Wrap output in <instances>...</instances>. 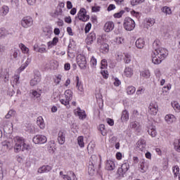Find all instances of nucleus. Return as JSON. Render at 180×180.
<instances>
[{
    "label": "nucleus",
    "mask_w": 180,
    "mask_h": 180,
    "mask_svg": "<svg viewBox=\"0 0 180 180\" xmlns=\"http://www.w3.org/2000/svg\"><path fill=\"white\" fill-rule=\"evenodd\" d=\"M14 151L15 153H20L27 150V146L25 143V139L20 136H15L14 139Z\"/></svg>",
    "instance_id": "nucleus-1"
},
{
    "label": "nucleus",
    "mask_w": 180,
    "mask_h": 180,
    "mask_svg": "<svg viewBox=\"0 0 180 180\" xmlns=\"http://www.w3.org/2000/svg\"><path fill=\"white\" fill-rule=\"evenodd\" d=\"M153 49H155L154 54L158 56L160 60H165L167 56H168V51L163 48L158 47V41H155L153 44Z\"/></svg>",
    "instance_id": "nucleus-2"
},
{
    "label": "nucleus",
    "mask_w": 180,
    "mask_h": 180,
    "mask_svg": "<svg viewBox=\"0 0 180 180\" xmlns=\"http://www.w3.org/2000/svg\"><path fill=\"white\" fill-rule=\"evenodd\" d=\"M123 25L125 30L131 32V30H134V27H136V22L134 20L131 19L130 17H127L124 20Z\"/></svg>",
    "instance_id": "nucleus-3"
},
{
    "label": "nucleus",
    "mask_w": 180,
    "mask_h": 180,
    "mask_svg": "<svg viewBox=\"0 0 180 180\" xmlns=\"http://www.w3.org/2000/svg\"><path fill=\"white\" fill-rule=\"evenodd\" d=\"M20 23L21 26L24 27V29H29V27H32V26H33V18L30 15L25 16L21 19Z\"/></svg>",
    "instance_id": "nucleus-4"
},
{
    "label": "nucleus",
    "mask_w": 180,
    "mask_h": 180,
    "mask_svg": "<svg viewBox=\"0 0 180 180\" xmlns=\"http://www.w3.org/2000/svg\"><path fill=\"white\" fill-rule=\"evenodd\" d=\"M97 45L100 49L101 53H108L109 51V45L105 43L103 38L98 37L97 39Z\"/></svg>",
    "instance_id": "nucleus-5"
},
{
    "label": "nucleus",
    "mask_w": 180,
    "mask_h": 180,
    "mask_svg": "<svg viewBox=\"0 0 180 180\" xmlns=\"http://www.w3.org/2000/svg\"><path fill=\"white\" fill-rule=\"evenodd\" d=\"M77 63L81 70H86V58L82 54L77 56Z\"/></svg>",
    "instance_id": "nucleus-6"
},
{
    "label": "nucleus",
    "mask_w": 180,
    "mask_h": 180,
    "mask_svg": "<svg viewBox=\"0 0 180 180\" xmlns=\"http://www.w3.org/2000/svg\"><path fill=\"white\" fill-rule=\"evenodd\" d=\"M32 141L34 144H44L47 143V137L44 135L38 134L33 137Z\"/></svg>",
    "instance_id": "nucleus-7"
},
{
    "label": "nucleus",
    "mask_w": 180,
    "mask_h": 180,
    "mask_svg": "<svg viewBox=\"0 0 180 180\" xmlns=\"http://www.w3.org/2000/svg\"><path fill=\"white\" fill-rule=\"evenodd\" d=\"M59 175L64 180H78L77 179V176H75V173L74 172L70 171L68 173V174H64L63 171L60 172Z\"/></svg>",
    "instance_id": "nucleus-8"
},
{
    "label": "nucleus",
    "mask_w": 180,
    "mask_h": 180,
    "mask_svg": "<svg viewBox=\"0 0 180 180\" xmlns=\"http://www.w3.org/2000/svg\"><path fill=\"white\" fill-rule=\"evenodd\" d=\"M79 20L82 22H87L89 20V15H86V10L85 8H81L77 13Z\"/></svg>",
    "instance_id": "nucleus-9"
},
{
    "label": "nucleus",
    "mask_w": 180,
    "mask_h": 180,
    "mask_svg": "<svg viewBox=\"0 0 180 180\" xmlns=\"http://www.w3.org/2000/svg\"><path fill=\"white\" fill-rule=\"evenodd\" d=\"M41 81V75L40 72L36 71L34 75V78L30 80L31 86H36Z\"/></svg>",
    "instance_id": "nucleus-10"
},
{
    "label": "nucleus",
    "mask_w": 180,
    "mask_h": 180,
    "mask_svg": "<svg viewBox=\"0 0 180 180\" xmlns=\"http://www.w3.org/2000/svg\"><path fill=\"white\" fill-rule=\"evenodd\" d=\"M129 168H130V165L129 163L125 162L122 165L121 167H120L117 170V174L120 176H124V174L129 171Z\"/></svg>",
    "instance_id": "nucleus-11"
},
{
    "label": "nucleus",
    "mask_w": 180,
    "mask_h": 180,
    "mask_svg": "<svg viewBox=\"0 0 180 180\" xmlns=\"http://www.w3.org/2000/svg\"><path fill=\"white\" fill-rule=\"evenodd\" d=\"M148 167V162H146L144 160H141L139 163V171L140 172H142V174H144V172H147Z\"/></svg>",
    "instance_id": "nucleus-12"
},
{
    "label": "nucleus",
    "mask_w": 180,
    "mask_h": 180,
    "mask_svg": "<svg viewBox=\"0 0 180 180\" xmlns=\"http://www.w3.org/2000/svg\"><path fill=\"white\" fill-rule=\"evenodd\" d=\"M148 109L150 115L155 116V115L158 113V105L157 104V103H151L149 105Z\"/></svg>",
    "instance_id": "nucleus-13"
},
{
    "label": "nucleus",
    "mask_w": 180,
    "mask_h": 180,
    "mask_svg": "<svg viewBox=\"0 0 180 180\" xmlns=\"http://www.w3.org/2000/svg\"><path fill=\"white\" fill-rule=\"evenodd\" d=\"M147 143L143 139H139L136 143V150L137 151H144L146 150V146Z\"/></svg>",
    "instance_id": "nucleus-14"
},
{
    "label": "nucleus",
    "mask_w": 180,
    "mask_h": 180,
    "mask_svg": "<svg viewBox=\"0 0 180 180\" xmlns=\"http://www.w3.org/2000/svg\"><path fill=\"white\" fill-rule=\"evenodd\" d=\"M147 131L151 137H155L157 136V130L155 126L153 124V123L150 122L147 126Z\"/></svg>",
    "instance_id": "nucleus-15"
},
{
    "label": "nucleus",
    "mask_w": 180,
    "mask_h": 180,
    "mask_svg": "<svg viewBox=\"0 0 180 180\" xmlns=\"http://www.w3.org/2000/svg\"><path fill=\"white\" fill-rule=\"evenodd\" d=\"M95 40H96V34L95 32H91L86 39V43L88 44V46H91V44H92Z\"/></svg>",
    "instance_id": "nucleus-16"
},
{
    "label": "nucleus",
    "mask_w": 180,
    "mask_h": 180,
    "mask_svg": "<svg viewBox=\"0 0 180 180\" xmlns=\"http://www.w3.org/2000/svg\"><path fill=\"white\" fill-rule=\"evenodd\" d=\"M115 29V23L112 21H108L105 22L104 25V31L106 32V33H109L112 32Z\"/></svg>",
    "instance_id": "nucleus-17"
},
{
    "label": "nucleus",
    "mask_w": 180,
    "mask_h": 180,
    "mask_svg": "<svg viewBox=\"0 0 180 180\" xmlns=\"http://www.w3.org/2000/svg\"><path fill=\"white\" fill-rule=\"evenodd\" d=\"M58 141L59 144H64L65 143V132L63 131H60L58 134Z\"/></svg>",
    "instance_id": "nucleus-18"
},
{
    "label": "nucleus",
    "mask_w": 180,
    "mask_h": 180,
    "mask_svg": "<svg viewBox=\"0 0 180 180\" xmlns=\"http://www.w3.org/2000/svg\"><path fill=\"white\" fill-rule=\"evenodd\" d=\"M116 168L115 165V162L113 160H107L105 163V169L108 171H113Z\"/></svg>",
    "instance_id": "nucleus-19"
},
{
    "label": "nucleus",
    "mask_w": 180,
    "mask_h": 180,
    "mask_svg": "<svg viewBox=\"0 0 180 180\" xmlns=\"http://www.w3.org/2000/svg\"><path fill=\"white\" fill-rule=\"evenodd\" d=\"M164 59H161V58L157 55V54H153L152 55V63H153V64H161V63H162V60Z\"/></svg>",
    "instance_id": "nucleus-20"
},
{
    "label": "nucleus",
    "mask_w": 180,
    "mask_h": 180,
    "mask_svg": "<svg viewBox=\"0 0 180 180\" xmlns=\"http://www.w3.org/2000/svg\"><path fill=\"white\" fill-rule=\"evenodd\" d=\"M135 44L137 49H144V46H146V41H144L143 38H139L136 41Z\"/></svg>",
    "instance_id": "nucleus-21"
},
{
    "label": "nucleus",
    "mask_w": 180,
    "mask_h": 180,
    "mask_svg": "<svg viewBox=\"0 0 180 180\" xmlns=\"http://www.w3.org/2000/svg\"><path fill=\"white\" fill-rule=\"evenodd\" d=\"M165 120L168 124H171V123H174V122L176 120V118H175L174 115H167L165 117Z\"/></svg>",
    "instance_id": "nucleus-22"
},
{
    "label": "nucleus",
    "mask_w": 180,
    "mask_h": 180,
    "mask_svg": "<svg viewBox=\"0 0 180 180\" xmlns=\"http://www.w3.org/2000/svg\"><path fill=\"white\" fill-rule=\"evenodd\" d=\"M75 114L79 116V119H85L86 117V115H85V112L82 111L81 108H78L75 110Z\"/></svg>",
    "instance_id": "nucleus-23"
},
{
    "label": "nucleus",
    "mask_w": 180,
    "mask_h": 180,
    "mask_svg": "<svg viewBox=\"0 0 180 180\" xmlns=\"http://www.w3.org/2000/svg\"><path fill=\"white\" fill-rule=\"evenodd\" d=\"M52 168L51 166L46 165V166H42L38 169V172L39 174H44V172H50L51 171Z\"/></svg>",
    "instance_id": "nucleus-24"
},
{
    "label": "nucleus",
    "mask_w": 180,
    "mask_h": 180,
    "mask_svg": "<svg viewBox=\"0 0 180 180\" xmlns=\"http://www.w3.org/2000/svg\"><path fill=\"white\" fill-rule=\"evenodd\" d=\"M37 124L40 127L41 129L46 127V124H44V120H43V117H38L37 119Z\"/></svg>",
    "instance_id": "nucleus-25"
},
{
    "label": "nucleus",
    "mask_w": 180,
    "mask_h": 180,
    "mask_svg": "<svg viewBox=\"0 0 180 180\" xmlns=\"http://www.w3.org/2000/svg\"><path fill=\"white\" fill-rule=\"evenodd\" d=\"M34 51H36L37 53H47V49H46L45 47H40L38 45L34 46Z\"/></svg>",
    "instance_id": "nucleus-26"
},
{
    "label": "nucleus",
    "mask_w": 180,
    "mask_h": 180,
    "mask_svg": "<svg viewBox=\"0 0 180 180\" xmlns=\"http://www.w3.org/2000/svg\"><path fill=\"white\" fill-rule=\"evenodd\" d=\"M96 166L92 163V162H89V175H94L95 174V168Z\"/></svg>",
    "instance_id": "nucleus-27"
},
{
    "label": "nucleus",
    "mask_w": 180,
    "mask_h": 180,
    "mask_svg": "<svg viewBox=\"0 0 180 180\" xmlns=\"http://www.w3.org/2000/svg\"><path fill=\"white\" fill-rule=\"evenodd\" d=\"M124 75L127 78L131 77L133 76V69L129 67L126 68L124 70Z\"/></svg>",
    "instance_id": "nucleus-28"
},
{
    "label": "nucleus",
    "mask_w": 180,
    "mask_h": 180,
    "mask_svg": "<svg viewBox=\"0 0 180 180\" xmlns=\"http://www.w3.org/2000/svg\"><path fill=\"white\" fill-rule=\"evenodd\" d=\"M122 122H127L129 120V112L124 110L122 111V116H121Z\"/></svg>",
    "instance_id": "nucleus-29"
},
{
    "label": "nucleus",
    "mask_w": 180,
    "mask_h": 180,
    "mask_svg": "<svg viewBox=\"0 0 180 180\" xmlns=\"http://www.w3.org/2000/svg\"><path fill=\"white\" fill-rule=\"evenodd\" d=\"M65 99H67L68 101H71V99H72V91H71L70 89H68L65 91Z\"/></svg>",
    "instance_id": "nucleus-30"
},
{
    "label": "nucleus",
    "mask_w": 180,
    "mask_h": 180,
    "mask_svg": "<svg viewBox=\"0 0 180 180\" xmlns=\"http://www.w3.org/2000/svg\"><path fill=\"white\" fill-rule=\"evenodd\" d=\"M8 34H9V32L4 27L0 29V39H4V37H6Z\"/></svg>",
    "instance_id": "nucleus-31"
},
{
    "label": "nucleus",
    "mask_w": 180,
    "mask_h": 180,
    "mask_svg": "<svg viewBox=\"0 0 180 180\" xmlns=\"http://www.w3.org/2000/svg\"><path fill=\"white\" fill-rule=\"evenodd\" d=\"M9 13V7L8 6H3L1 8V16H6Z\"/></svg>",
    "instance_id": "nucleus-32"
},
{
    "label": "nucleus",
    "mask_w": 180,
    "mask_h": 180,
    "mask_svg": "<svg viewBox=\"0 0 180 180\" xmlns=\"http://www.w3.org/2000/svg\"><path fill=\"white\" fill-rule=\"evenodd\" d=\"M140 75L141 77H143V78H146L147 79L150 78L151 74L150 73V70H144L141 72Z\"/></svg>",
    "instance_id": "nucleus-33"
},
{
    "label": "nucleus",
    "mask_w": 180,
    "mask_h": 180,
    "mask_svg": "<svg viewBox=\"0 0 180 180\" xmlns=\"http://www.w3.org/2000/svg\"><path fill=\"white\" fill-rule=\"evenodd\" d=\"M19 47H20V50L22 51L23 54L29 53V48H27L25 44H20Z\"/></svg>",
    "instance_id": "nucleus-34"
},
{
    "label": "nucleus",
    "mask_w": 180,
    "mask_h": 180,
    "mask_svg": "<svg viewBox=\"0 0 180 180\" xmlns=\"http://www.w3.org/2000/svg\"><path fill=\"white\" fill-rule=\"evenodd\" d=\"M77 82V88L80 92H84V88L82 87V84L79 82V77H76Z\"/></svg>",
    "instance_id": "nucleus-35"
},
{
    "label": "nucleus",
    "mask_w": 180,
    "mask_h": 180,
    "mask_svg": "<svg viewBox=\"0 0 180 180\" xmlns=\"http://www.w3.org/2000/svg\"><path fill=\"white\" fill-rule=\"evenodd\" d=\"M58 43V37H56L53 39L51 41L48 42V47H53V46H56Z\"/></svg>",
    "instance_id": "nucleus-36"
},
{
    "label": "nucleus",
    "mask_w": 180,
    "mask_h": 180,
    "mask_svg": "<svg viewBox=\"0 0 180 180\" xmlns=\"http://www.w3.org/2000/svg\"><path fill=\"white\" fill-rule=\"evenodd\" d=\"M89 162H92L93 165H98V156L96 155H91Z\"/></svg>",
    "instance_id": "nucleus-37"
},
{
    "label": "nucleus",
    "mask_w": 180,
    "mask_h": 180,
    "mask_svg": "<svg viewBox=\"0 0 180 180\" xmlns=\"http://www.w3.org/2000/svg\"><path fill=\"white\" fill-rule=\"evenodd\" d=\"M20 55V51L17 49H14L12 51L11 56L14 59L18 60V56Z\"/></svg>",
    "instance_id": "nucleus-38"
},
{
    "label": "nucleus",
    "mask_w": 180,
    "mask_h": 180,
    "mask_svg": "<svg viewBox=\"0 0 180 180\" xmlns=\"http://www.w3.org/2000/svg\"><path fill=\"white\" fill-rule=\"evenodd\" d=\"M77 143L81 148L85 147V143H84V136H79L77 138Z\"/></svg>",
    "instance_id": "nucleus-39"
},
{
    "label": "nucleus",
    "mask_w": 180,
    "mask_h": 180,
    "mask_svg": "<svg viewBox=\"0 0 180 180\" xmlns=\"http://www.w3.org/2000/svg\"><path fill=\"white\" fill-rule=\"evenodd\" d=\"M174 146L176 151L180 153V139H176L174 143Z\"/></svg>",
    "instance_id": "nucleus-40"
},
{
    "label": "nucleus",
    "mask_w": 180,
    "mask_h": 180,
    "mask_svg": "<svg viewBox=\"0 0 180 180\" xmlns=\"http://www.w3.org/2000/svg\"><path fill=\"white\" fill-rule=\"evenodd\" d=\"M127 92L128 95H133V94L136 92V87L133 86H128V88L127 89Z\"/></svg>",
    "instance_id": "nucleus-41"
},
{
    "label": "nucleus",
    "mask_w": 180,
    "mask_h": 180,
    "mask_svg": "<svg viewBox=\"0 0 180 180\" xmlns=\"http://www.w3.org/2000/svg\"><path fill=\"white\" fill-rule=\"evenodd\" d=\"M15 115H16V111L14 110H10L6 115V119H11V117H13Z\"/></svg>",
    "instance_id": "nucleus-42"
},
{
    "label": "nucleus",
    "mask_w": 180,
    "mask_h": 180,
    "mask_svg": "<svg viewBox=\"0 0 180 180\" xmlns=\"http://www.w3.org/2000/svg\"><path fill=\"white\" fill-rule=\"evenodd\" d=\"M172 108H174V110H176V112L180 111V106H179V103H178V102H176V101L172 102Z\"/></svg>",
    "instance_id": "nucleus-43"
},
{
    "label": "nucleus",
    "mask_w": 180,
    "mask_h": 180,
    "mask_svg": "<svg viewBox=\"0 0 180 180\" xmlns=\"http://www.w3.org/2000/svg\"><path fill=\"white\" fill-rule=\"evenodd\" d=\"M155 23V19L154 18H148L146 19V25L151 27V26H154V24Z\"/></svg>",
    "instance_id": "nucleus-44"
},
{
    "label": "nucleus",
    "mask_w": 180,
    "mask_h": 180,
    "mask_svg": "<svg viewBox=\"0 0 180 180\" xmlns=\"http://www.w3.org/2000/svg\"><path fill=\"white\" fill-rule=\"evenodd\" d=\"M98 129L100 130L102 136H106V129H105V124H100Z\"/></svg>",
    "instance_id": "nucleus-45"
},
{
    "label": "nucleus",
    "mask_w": 180,
    "mask_h": 180,
    "mask_svg": "<svg viewBox=\"0 0 180 180\" xmlns=\"http://www.w3.org/2000/svg\"><path fill=\"white\" fill-rule=\"evenodd\" d=\"M162 11L165 13L166 15H171L172 13V11H171V8L167 6H165L162 8Z\"/></svg>",
    "instance_id": "nucleus-46"
},
{
    "label": "nucleus",
    "mask_w": 180,
    "mask_h": 180,
    "mask_svg": "<svg viewBox=\"0 0 180 180\" xmlns=\"http://www.w3.org/2000/svg\"><path fill=\"white\" fill-rule=\"evenodd\" d=\"M124 61L125 64H129L130 63V61H131V56H130V55H129V53H125Z\"/></svg>",
    "instance_id": "nucleus-47"
},
{
    "label": "nucleus",
    "mask_w": 180,
    "mask_h": 180,
    "mask_svg": "<svg viewBox=\"0 0 180 180\" xmlns=\"http://www.w3.org/2000/svg\"><path fill=\"white\" fill-rule=\"evenodd\" d=\"M173 173L174 175V178H176V176H178V174H179V167L174 166L173 167Z\"/></svg>",
    "instance_id": "nucleus-48"
},
{
    "label": "nucleus",
    "mask_w": 180,
    "mask_h": 180,
    "mask_svg": "<svg viewBox=\"0 0 180 180\" xmlns=\"http://www.w3.org/2000/svg\"><path fill=\"white\" fill-rule=\"evenodd\" d=\"M108 67V60L106 59H103L101 60V69L105 70Z\"/></svg>",
    "instance_id": "nucleus-49"
},
{
    "label": "nucleus",
    "mask_w": 180,
    "mask_h": 180,
    "mask_svg": "<svg viewBox=\"0 0 180 180\" xmlns=\"http://www.w3.org/2000/svg\"><path fill=\"white\" fill-rule=\"evenodd\" d=\"M101 74L103 75L105 79H108V78L109 77V75L108 74V70H101Z\"/></svg>",
    "instance_id": "nucleus-50"
},
{
    "label": "nucleus",
    "mask_w": 180,
    "mask_h": 180,
    "mask_svg": "<svg viewBox=\"0 0 180 180\" xmlns=\"http://www.w3.org/2000/svg\"><path fill=\"white\" fill-rule=\"evenodd\" d=\"M91 27H92V24H91V22H89L88 24H86L84 28L85 33H89V31L91 30Z\"/></svg>",
    "instance_id": "nucleus-51"
},
{
    "label": "nucleus",
    "mask_w": 180,
    "mask_h": 180,
    "mask_svg": "<svg viewBox=\"0 0 180 180\" xmlns=\"http://www.w3.org/2000/svg\"><path fill=\"white\" fill-rule=\"evenodd\" d=\"M60 103H62V105H65V106H68V105H70V101H69V100H67V98L60 99Z\"/></svg>",
    "instance_id": "nucleus-52"
},
{
    "label": "nucleus",
    "mask_w": 180,
    "mask_h": 180,
    "mask_svg": "<svg viewBox=\"0 0 180 180\" xmlns=\"http://www.w3.org/2000/svg\"><path fill=\"white\" fill-rule=\"evenodd\" d=\"M116 43L117 44H123L124 43V39L122 37H117L116 39Z\"/></svg>",
    "instance_id": "nucleus-53"
},
{
    "label": "nucleus",
    "mask_w": 180,
    "mask_h": 180,
    "mask_svg": "<svg viewBox=\"0 0 180 180\" xmlns=\"http://www.w3.org/2000/svg\"><path fill=\"white\" fill-rule=\"evenodd\" d=\"M3 146H6L7 148H8V150H11V148H12V147H13L12 143H11V142H9V141L4 142Z\"/></svg>",
    "instance_id": "nucleus-54"
},
{
    "label": "nucleus",
    "mask_w": 180,
    "mask_h": 180,
    "mask_svg": "<svg viewBox=\"0 0 180 180\" xmlns=\"http://www.w3.org/2000/svg\"><path fill=\"white\" fill-rule=\"evenodd\" d=\"M124 13V11H121L119 13L114 14V18H122V15Z\"/></svg>",
    "instance_id": "nucleus-55"
},
{
    "label": "nucleus",
    "mask_w": 180,
    "mask_h": 180,
    "mask_svg": "<svg viewBox=\"0 0 180 180\" xmlns=\"http://www.w3.org/2000/svg\"><path fill=\"white\" fill-rule=\"evenodd\" d=\"M155 74L157 78H161V70H160V69H156L155 70Z\"/></svg>",
    "instance_id": "nucleus-56"
},
{
    "label": "nucleus",
    "mask_w": 180,
    "mask_h": 180,
    "mask_svg": "<svg viewBox=\"0 0 180 180\" xmlns=\"http://www.w3.org/2000/svg\"><path fill=\"white\" fill-rule=\"evenodd\" d=\"M141 94H144V88L139 87L136 91V95H141Z\"/></svg>",
    "instance_id": "nucleus-57"
},
{
    "label": "nucleus",
    "mask_w": 180,
    "mask_h": 180,
    "mask_svg": "<svg viewBox=\"0 0 180 180\" xmlns=\"http://www.w3.org/2000/svg\"><path fill=\"white\" fill-rule=\"evenodd\" d=\"M11 2L13 6H19V0H11Z\"/></svg>",
    "instance_id": "nucleus-58"
},
{
    "label": "nucleus",
    "mask_w": 180,
    "mask_h": 180,
    "mask_svg": "<svg viewBox=\"0 0 180 180\" xmlns=\"http://www.w3.org/2000/svg\"><path fill=\"white\" fill-rule=\"evenodd\" d=\"M152 174L153 175H157L158 174V168L157 167L154 166L153 167Z\"/></svg>",
    "instance_id": "nucleus-59"
},
{
    "label": "nucleus",
    "mask_w": 180,
    "mask_h": 180,
    "mask_svg": "<svg viewBox=\"0 0 180 180\" xmlns=\"http://www.w3.org/2000/svg\"><path fill=\"white\" fill-rule=\"evenodd\" d=\"M107 123H108L110 126H113V124H115V121H113L112 119L108 118V119H107Z\"/></svg>",
    "instance_id": "nucleus-60"
},
{
    "label": "nucleus",
    "mask_w": 180,
    "mask_h": 180,
    "mask_svg": "<svg viewBox=\"0 0 180 180\" xmlns=\"http://www.w3.org/2000/svg\"><path fill=\"white\" fill-rule=\"evenodd\" d=\"M140 4V1L139 0H132L131 1V5L132 6H136V5H139Z\"/></svg>",
    "instance_id": "nucleus-61"
},
{
    "label": "nucleus",
    "mask_w": 180,
    "mask_h": 180,
    "mask_svg": "<svg viewBox=\"0 0 180 180\" xmlns=\"http://www.w3.org/2000/svg\"><path fill=\"white\" fill-rule=\"evenodd\" d=\"M116 6L115 4H110L109 6L108 7V12H110V11H113V9H115Z\"/></svg>",
    "instance_id": "nucleus-62"
},
{
    "label": "nucleus",
    "mask_w": 180,
    "mask_h": 180,
    "mask_svg": "<svg viewBox=\"0 0 180 180\" xmlns=\"http://www.w3.org/2000/svg\"><path fill=\"white\" fill-rule=\"evenodd\" d=\"M120 84H121L120 80H119V79H117V78H115V82H114V85L115 86H119V85H120Z\"/></svg>",
    "instance_id": "nucleus-63"
},
{
    "label": "nucleus",
    "mask_w": 180,
    "mask_h": 180,
    "mask_svg": "<svg viewBox=\"0 0 180 180\" xmlns=\"http://www.w3.org/2000/svg\"><path fill=\"white\" fill-rule=\"evenodd\" d=\"M32 95L33 96H34L35 98H40L41 94H39L37 91H32Z\"/></svg>",
    "instance_id": "nucleus-64"
}]
</instances>
